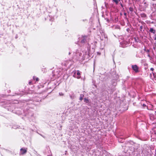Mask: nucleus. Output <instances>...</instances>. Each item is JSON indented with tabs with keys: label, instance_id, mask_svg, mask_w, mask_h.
<instances>
[{
	"label": "nucleus",
	"instance_id": "1",
	"mask_svg": "<svg viewBox=\"0 0 156 156\" xmlns=\"http://www.w3.org/2000/svg\"><path fill=\"white\" fill-rule=\"evenodd\" d=\"M73 58L77 60H84L85 58H88L90 57L89 51H83L80 49H78L74 53Z\"/></svg>",
	"mask_w": 156,
	"mask_h": 156
},
{
	"label": "nucleus",
	"instance_id": "2",
	"mask_svg": "<svg viewBox=\"0 0 156 156\" xmlns=\"http://www.w3.org/2000/svg\"><path fill=\"white\" fill-rule=\"evenodd\" d=\"M89 39V38L88 36H82L81 37L79 38L78 44L79 45L82 46L84 43L87 42Z\"/></svg>",
	"mask_w": 156,
	"mask_h": 156
},
{
	"label": "nucleus",
	"instance_id": "3",
	"mask_svg": "<svg viewBox=\"0 0 156 156\" xmlns=\"http://www.w3.org/2000/svg\"><path fill=\"white\" fill-rule=\"evenodd\" d=\"M77 72L76 73L77 75H78L77 76H76V71H73V76L75 77L77 79H79L80 77V71L79 70H78Z\"/></svg>",
	"mask_w": 156,
	"mask_h": 156
},
{
	"label": "nucleus",
	"instance_id": "4",
	"mask_svg": "<svg viewBox=\"0 0 156 156\" xmlns=\"http://www.w3.org/2000/svg\"><path fill=\"white\" fill-rule=\"evenodd\" d=\"M132 68L136 73H137L139 72V68L136 65H132Z\"/></svg>",
	"mask_w": 156,
	"mask_h": 156
},
{
	"label": "nucleus",
	"instance_id": "5",
	"mask_svg": "<svg viewBox=\"0 0 156 156\" xmlns=\"http://www.w3.org/2000/svg\"><path fill=\"white\" fill-rule=\"evenodd\" d=\"M27 148H21L20 150V155H23L25 154L27 152Z\"/></svg>",
	"mask_w": 156,
	"mask_h": 156
},
{
	"label": "nucleus",
	"instance_id": "6",
	"mask_svg": "<svg viewBox=\"0 0 156 156\" xmlns=\"http://www.w3.org/2000/svg\"><path fill=\"white\" fill-rule=\"evenodd\" d=\"M149 31L151 33H153L154 34H155V33H156V31L153 28H152V27L150 28Z\"/></svg>",
	"mask_w": 156,
	"mask_h": 156
},
{
	"label": "nucleus",
	"instance_id": "7",
	"mask_svg": "<svg viewBox=\"0 0 156 156\" xmlns=\"http://www.w3.org/2000/svg\"><path fill=\"white\" fill-rule=\"evenodd\" d=\"M84 95L83 94H81L80 95V101H82L83 100V98L84 97Z\"/></svg>",
	"mask_w": 156,
	"mask_h": 156
},
{
	"label": "nucleus",
	"instance_id": "8",
	"mask_svg": "<svg viewBox=\"0 0 156 156\" xmlns=\"http://www.w3.org/2000/svg\"><path fill=\"white\" fill-rule=\"evenodd\" d=\"M33 78L34 80H35L36 81H38L39 80V78L37 77L36 78L35 77H34Z\"/></svg>",
	"mask_w": 156,
	"mask_h": 156
},
{
	"label": "nucleus",
	"instance_id": "9",
	"mask_svg": "<svg viewBox=\"0 0 156 156\" xmlns=\"http://www.w3.org/2000/svg\"><path fill=\"white\" fill-rule=\"evenodd\" d=\"M84 101L85 102H86V103H87L89 102L88 100L86 98H84Z\"/></svg>",
	"mask_w": 156,
	"mask_h": 156
},
{
	"label": "nucleus",
	"instance_id": "10",
	"mask_svg": "<svg viewBox=\"0 0 156 156\" xmlns=\"http://www.w3.org/2000/svg\"><path fill=\"white\" fill-rule=\"evenodd\" d=\"M144 4L146 7H147L148 5V4H147V2H145V0H144Z\"/></svg>",
	"mask_w": 156,
	"mask_h": 156
},
{
	"label": "nucleus",
	"instance_id": "11",
	"mask_svg": "<svg viewBox=\"0 0 156 156\" xmlns=\"http://www.w3.org/2000/svg\"><path fill=\"white\" fill-rule=\"evenodd\" d=\"M113 1L115 2L116 4H117L119 2L118 0H113Z\"/></svg>",
	"mask_w": 156,
	"mask_h": 156
},
{
	"label": "nucleus",
	"instance_id": "12",
	"mask_svg": "<svg viewBox=\"0 0 156 156\" xmlns=\"http://www.w3.org/2000/svg\"><path fill=\"white\" fill-rule=\"evenodd\" d=\"M143 29V26H141L140 27V31L141 32L142 31V30Z\"/></svg>",
	"mask_w": 156,
	"mask_h": 156
},
{
	"label": "nucleus",
	"instance_id": "13",
	"mask_svg": "<svg viewBox=\"0 0 156 156\" xmlns=\"http://www.w3.org/2000/svg\"><path fill=\"white\" fill-rule=\"evenodd\" d=\"M59 94L60 96H62L63 95V94L62 93H59Z\"/></svg>",
	"mask_w": 156,
	"mask_h": 156
},
{
	"label": "nucleus",
	"instance_id": "14",
	"mask_svg": "<svg viewBox=\"0 0 156 156\" xmlns=\"http://www.w3.org/2000/svg\"><path fill=\"white\" fill-rule=\"evenodd\" d=\"M150 70L152 71H153L154 70V69L153 68H151L150 69Z\"/></svg>",
	"mask_w": 156,
	"mask_h": 156
},
{
	"label": "nucleus",
	"instance_id": "15",
	"mask_svg": "<svg viewBox=\"0 0 156 156\" xmlns=\"http://www.w3.org/2000/svg\"><path fill=\"white\" fill-rule=\"evenodd\" d=\"M29 84H30V85L31 84V81H30L29 83Z\"/></svg>",
	"mask_w": 156,
	"mask_h": 156
},
{
	"label": "nucleus",
	"instance_id": "16",
	"mask_svg": "<svg viewBox=\"0 0 156 156\" xmlns=\"http://www.w3.org/2000/svg\"><path fill=\"white\" fill-rule=\"evenodd\" d=\"M154 39L155 40H156V35L155 36V37H154Z\"/></svg>",
	"mask_w": 156,
	"mask_h": 156
},
{
	"label": "nucleus",
	"instance_id": "17",
	"mask_svg": "<svg viewBox=\"0 0 156 156\" xmlns=\"http://www.w3.org/2000/svg\"><path fill=\"white\" fill-rule=\"evenodd\" d=\"M70 98H72V99L73 98L72 96H71V95H70Z\"/></svg>",
	"mask_w": 156,
	"mask_h": 156
},
{
	"label": "nucleus",
	"instance_id": "18",
	"mask_svg": "<svg viewBox=\"0 0 156 156\" xmlns=\"http://www.w3.org/2000/svg\"><path fill=\"white\" fill-rule=\"evenodd\" d=\"M132 9L130 8V11H132V10H131Z\"/></svg>",
	"mask_w": 156,
	"mask_h": 156
},
{
	"label": "nucleus",
	"instance_id": "19",
	"mask_svg": "<svg viewBox=\"0 0 156 156\" xmlns=\"http://www.w3.org/2000/svg\"><path fill=\"white\" fill-rule=\"evenodd\" d=\"M143 105H144V106H145V105L144 104H143Z\"/></svg>",
	"mask_w": 156,
	"mask_h": 156
},
{
	"label": "nucleus",
	"instance_id": "20",
	"mask_svg": "<svg viewBox=\"0 0 156 156\" xmlns=\"http://www.w3.org/2000/svg\"><path fill=\"white\" fill-rule=\"evenodd\" d=\"M152 73H153V74H154V73H153V72H152Z\"/></svg>",
	"mask_w": 156,
	"mask_h": 156
}]
</instances>
